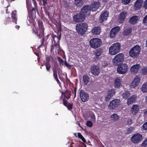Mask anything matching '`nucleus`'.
<instances>
[{
  "mask_svg": "<svg viewBox=\"0 0 147 147\" xmlns=\"http://www.w3.org/2000/svg\"><path fill=\"white\" fill-rule=\"evenodd\" d=\"M38 29L34 27L32 29V33L34 35H36L39 39L43 38L44 36V28L42 22L41 20H38L37 21Z\"/></svg>",
  "mask_w": 147,
  "mask_h": 147,
  "instance_id": "f257e3e1",
  "label": "nucleus"
},
{
  "mask_svg": "<svg viewBox=\"0 0 147 147\" xmlns=\"http://www.w3.org/2000/svg\"><path fill=\"white\" fill-rule=\"evenodd\" d=\"M121 44L119 42L115 43L110 47L109 49V54L112 55H115L120 51Z\"/></svg>",
  "mask_w": 147,
  "mask_h": 147,
  "instance_id": "f03ea898",
  "label": "nucleus"
},
{
  "mask_svg": "<svg viewBox=\"0 0 147 147\" xmlns=\"http://www.w3.org/2000/svg\"><path fill=\"white\" fill-rule=\"evenodd\" d=\"M88 26L87 24L85 23L77 24L76 29L78 32L81 34H83L88 29Z\"/></svg>",
  "mask_w": 147,
  "mask_h": 147,
  "instance_id": "7ed1b4c3",
  "label": "nucleus"
},
{
  "mask_svg": "<svg viewBox=\"0 0 147 147\" xmlns=\"http://www.w3.org/2000/svg\"><path fill=\"white\" fill-rule=\"evenodd\" d=\"M140 51V46L136 45L133 47L129 51L130 56L133 58H136L138 56Z\"/></svg>",
  "mask_w": 147,
  "mask_h": 147,
  "instance_id": "20e7f679",
  "label": "nucleus"
},
{
  "mask_svg": "<svg viewBox=\"0 0 147 147\" xmlns=\"http://www.w3.org/2000/svg\"><path fill=\"white\" fill-rule=\"evenodd\" d=\"M89 43L92 48L96 49L101 45L102 40L101 39L98 38H93L90 40Z\"/></svg>",
  "mask_w": 147,
  "mask_h": 147,
  "instance_id": "39448f33",
  "label": "nucleus"
},
{
  "mask_svg": "<svg viewBox=\"0 0 147 147\" xmlns=\"http://www.w3.org/2000/svg\"><path fill=\"white\" fill-rule=\"evenodd\" d=\"M57 36L53 35L52 36L53 40L54 42V45L56 47H58L59 49H60L59 45V40H60L61 37V32L58 31L57 33Z\"/></svg>",
  "mask_w": 147,
  "mask_h": 147,
  "instance_id": "423d86ee",
  "label": "nucleus"
},
{
  "mask_svg": "<svg viewBox=\"0 0 147 147\" xmlns=\"http://www.w3.org/2000/svg\"><path fill=\"white\" fill-rule=\"evenodd\" d=\"M128 68L127 64L122 63L118 66L117 69V72L120 74H124L127 71Z\"/></svg>",
  "mask_w": 147,
  "mask_h": 147,
  "instance_id": "0eeeda50",
  "label": "nucleus"
},
{
  "mask_svg": "<svg viewBox=\"0 0 147 147\" xmlns=\"http://www.w3.org/2000/svg\"><path fill=\"white\" fill-rule=\"evenodd\" d=\"M124 55L122 53H119L113 59V64L117 66L119 64V62H121L124 60Z\"/></svg>",
  "mask_w": 147,
  "mask_h": 147,
  "instance_id": "6e6552de",
  "label": "nucleus"
},
{
  "mask_svg": "<svg viewBox=\"0 0 147 147\" xmlns=\"http://www.w3.org/2000/svg\"><path fill=\"white\" fill-rule=\"evenodd\" d=\"M90 5H86L83 6L81 10V13L83 14L85 16L90 14V11H91Z\"/></svg>",
  "mask_w": 147,
  "mask_h": 147,
  "instance_id": "1a4fd4ad",
  "label": "nucleus"
},
{
  "mask_svg": "<svg viewBox=\"0 0 147 147\" xmlns=\"http://www.w3.org/2000/svg\"><path fill=\"white\" fill-rule=\"evenodd\" d=\"M73 19L74 21L78 22H82L85 19V16L81 13L77 14L73 16Z\"/></svg>",
  "mask_w": 147,
  "mask_h": 147,
  "instance_id": "9d476101",
  "label": "nucleus"
},
{
  "mask_svg": "<svg viewBox=\"0 0 147 147\" xmlns=\"http://www.w3.org/2000/svg\"><path fill=\"white\" fill-rule=\"evenodd\" d=\"M80 95L82 101L84 102H86L89 98L88 93L86 92L84 90H80Z\"/></svg>",
  "mask_w": 147,
  "mask_h": 147,
  "instance_id": "9b49d317",
  "label": "nucleus"
},
{
  "mask_svg": "<svg viewBox=\"0 0 147 147\" xmlns=\"http://www.w3.org/2000/svg\"><path fill=\"white\" fill-rule=\"evenodd\" d=\"M142 136L139 133L136 134L131 138V141L134 143H139L142 139Z\"/></svg>",
  "mask_w": 147,
  "mask_h": 147,
  "instance_id": "f8f14e48",
  "label": "nucleus"
},
{
  "mask_svg": "<svg viewBox=\"0 0 147 147\" xmlns=\"http://www.w3.org/2000/svg\"><path fill=\"white\" fill-rule=\"evenodd\" d=\"M120 100L119 99L113 100L110 102L109 107L110 109H114L115 108L117 107L120 104Z\"/></svg>",
  "mask_w": 147,
  "mask_h": 147,
  "instance_id": "ddd939ff",
  "label": "nucleus"
},
{
  "mask_svg": "<svg viewBox=\"0 0 147 147\" xmlns=\"http://www.w3.org/2000/svg\"><path fill=\"white\" fill-rule=\"evenodd\" d=\"M53 57L51 56H46V62L45 63V65L46 67V69L48 71H49L51 68V65L50 64V62L51 59H53Z\"/></svg>",
  "mask_w": 147,
  "mask_h": 147,
  "instance_id": "4468645a",
  "label": "nucleus"
},
{
  "mask_svg": "<svg viewBox=\"0 0 147 147\" xmlns=\"http://www.w3.org/2000/svg\"><path fill=\"white\" fill-rule=\"evenodd\" d=\"M100 6V3L98 1H94L90 5L92 11H96Z\"/></svg>",
  "mask_w": 147,
  "mask_h": 147,
  "instance_id": "2eb2a0df",
  "label": "nucleus"
},
{
  "mask_svg": "<svg viewBox=\"0 0 147 147\" xmlns=\"http://www.w3.org/2000/svg\"><path fill=\"white\" fill-rule=\"evenodd\" d=\"M143 3V0H136L134 4V9L136 10L140 9Z\"/></svg>",
  "mask_w": 147,
  "mask_h": 147,
  "instance_id": "dca6fc26",
  "label": "nucleus"
},
{
  "mask_svg": "<svg viewBox=\"0 0 147 147\" xmlns=\"http://www.w3.org/2000/svg\"><path fill=\"white\" fill-rule=\"evenodd\" d=\"M120 30V27L119 26H115L112 28L110 33V37L111 38H113L115 36L117 32Z\"/></svg>",
  "mask_w": 147,
  "mask_h": 147,
  "instance_id": "f3484780",
  "label": "nucleus"
},
{
  "mask_svg": "<svg viewBox=\"0 0 147 147\" xmlns=\"http://www.w3.org/2000/svg\"><path fill=\"white\" fill-rule=\"evenodd\" d=\"M91 73L95 76L98 75L100 71V69L98 66L93 65L91 68Z\"/></svg>",
  "mask_w": 147,
  "mask_h": 147,
  "instance_id": "a211bd4d",
  "label": "nucleus"
},
{
  "mask_svg": "<svg viewBox=\"0 0 147 147\" xmlns=\"http://www.w3.org/2000/svg\"><path fill=\"white\" fill-rule=\"evenodd\" d=\"M137 96L136 95H132L128 98L126 102L127 104L129 105L136 102L137 98Z\"/></svg>",
  "mask_w": 147,
  "mask_h": 147,
  "instance_id": "6ab92c4d",
  "label": "nucleus"
},
{
  "mask_svg": "<svg viewBox=\"0 0 147 147\" xmlns=\"http://www.w3.org/2000/svg\"><path fill=\"white\" fill-rule=\"evenodd\" d=\"M57 59L58 61L59 62V64L60 65H65L68 68H69V67H71L72 66V65L68 63L66 60L64 61L60 57H57Z\"/></svg>",
  "mask_w": 147,
  "mask_h": 147,
  "instance_id": "aec40b11",
  "label": "nucleus"
},
{
  "mask_svg": "<svg viewBox=\"0 0 147 147\" xmlns=\"http://www.w3.org/2000/svg\"><path fill=\"white\" fill-rule=\"evenodd\" d=\"M109 12L108 11H106L103 13L101 14L100 17V20L101 22H103L107 20L108 17Z\"/></svg>",
  "mask_w": 147,
  "mask_h": 147,
  "instance_id": "412c9836",
  "label": "nucleus"
},
{
  "mask_svg": "<svg viewBox=\"0 0 147 147\" xmlns=\"http://www.w3.org/2000/svg\"><path fill=\"white\" fill-rule=\"evenodd\" d=\"M61 93V98L63 95L65 98L67 99H69L70 98L71 95V92L69 90H67L64 92H62Z\"/></svg>",
  "mask_w": 147,
  "mask_h": 147,
  "instance_id": "4be33fe9",
  "label": "nucleus"
},
{
  "mask_svg": "<svg viewBox=\"0 0 147 147\" xmlns=\"http://www.w3.org/2000/svg\"><path fill=\"white\" fill-rule=\"evenodd\" d=\"M63 105L66 107L68 110H70L72 109L73 104L69 103L67 100L65 98L63 99Z\"/></svg>",
  "mask_w": 147,
  "mask_h": 147,
  "instance_id": "5701e85b",
  "label": "nucleus"
},
{
  "mask_svg": "<svg viewBox=\"0 0 147 147\" xmlns=\"http://www.w3.org/2000/svg\"><path fill=\"white\" fill-rule=\"evenodd\" d=\"M138 17L134 16L131 17L129 19V22L132 25H134L137 23L138 20Z\"/></svg>",
  "mask_w": 147,
  "mask_h": 147,
  "instance_id": "b1692460",
  "label": "nucleus"
},
{
  "mask_svg": "<svg viewBox=\"0 0 147 147\" xmlns=\"http://www.w3.org/2000/svg\"><path fill=\"white\" fill-rule=\"evenodd\" d=\"M139 64H137L133 65L130 68L131 71L133 73H136L138 72L140 67Z\"/></svg>",
  "mask_w": 147,
  "mask_h": 147,
  "instance_id": "393cba45",
  "label": "nucleus"
},
{
  "mask_svg": "<svg viewBox=\"0 0 147 147\" xmlns=\"http://www.w3.org/2000/svg\"><path fill=\"white\" fill-rule=\"evenodd\" d=\"M140 78L138 76H136L131 83V85L134 87L137 86L138 85L140 81Z\"/></svg>",
  "mask_w": 147,
  "mask_h": 147,
  "instance_id": "a878e982",
  "label": "nucleus"
},
{
  "mask_svg": "<svg viewBox=\"0 0 147 147\" xmlns=\"http://www.w3.org/2000/svg\"><path fill=\"white\" fill-rule=\"evenodd\" d=\"M101 29L99 27H95L91 31L93 34L97 35L99 34L101 32Z\"/></svg>",
  "mask_w": 147,
  "mask_h": 147,
  "instance_id": "bb28decb",
  "label": "nucleus"
},
{
  "mask_svg": "<svg viewBox=\"0 0 147 147\" xmlns=\"http://www.w3.org/2000/svg\"><path fill=\"white\" fill-rule=\"evenodd\" d=\"M127 14V12L124 11H123L120 14L119 20L121 22H123L124 21Z\"/></svg>",
  "mask_w": 147,
  "mask_h": 147,
  "instance_id": "cd10ccee",
  "label": "nucleus"
},
{
  "mask_svg": "<svg viewBox=\"0 0 147 147\" xmlns=\"http://www.w3.org/2000/svg\"><path fill=\"white\" fill-rule=\"evenodd\" d=\"M83 80L84 84L86 85L89 82L90 78L87 75L85 74L83 76Z\"/></svg>",
  "mask_w": 147,
  "mask_h": 147,
  "instance_id": "c85d7f7f",
  "label": "nucleus"
},
{
  "mask_svg": "<svg viewBox=\"0 0 147 147\" xmlns=\"http://www.w3.org/2000/svg\"><path fill=\"white\" fill-rule=\"evenodd\" d=\"M139 106L137 105H134L131 109V112L134 114H136L139 110Z\"/></svg>",
  "mask_w": 147,
  "mask_h": 147,
  "instance_id": "c756f323",
  "label": "nucleus"
},
{
  "mask_svg": "<svg viewBox=\"0 0 147 147\" xmlns=\"http://www.w3.org/2000/svg\"><path fill=\"white\" fill-rule=\"evenodd\" d=\"M121 85V80L118 78H116L115 81V87L117 88H119Z\"/></svg>",
  "mask_w": 147,
  "mask_h": 147,
  "instance_id": "7c9ffc66",
  "label": "nucleus"
},
{
  "mask_svg": "<svg viewBox=\"0 0 147 147\" xmlns=\"http://www.w3.org/2000/svg\"><path fill=\"white\" fill-rule=\"evenodd\" d=\"M130 95L131 93L130 92L126 91L122 93V96L124 99H126L128 98Z\"/></svg>",
  "mask_w": 147,
  "mask_h": 147,
  "instance_id": "2f4dec72",
  "label": "nucleus"
},
{
  "mask_svg": "<svg viewBox=\"0 0 147 147\" xmlns=\"http://www.w3.org/2000/svg\"><path fill=\"white\" fill-rule=\"evenodd\" d=\"M16 11L12 12L11 13V17L12 21L14 22L15 24H17V17L16 15Z\"/></svg>",
  "mask_w": 147,
  "mask_h": 147,
  "instance_id": "473e14b6",
  "label": "nucleus"
},
{
  "mask_svg": "<svg viewBox=\"0 0 147 147\" xmlns=\"http://www.w3.org/2000/svg\"><path fill=\"white\" fill-rule=\"evenodd\" d=\"M34 21L33 16H29L27 17V22L28 25H30L32 24Z\"/></svg>",
  "mask_w": 147,
  "mask_h": 147,
  "instance_id": "72a5a7b5",
  "label": "nucleus"
},
{
  "mask_svg": "<svg viewBox=\"0 0 147 147\" xmlns=\"http://www.w3.org/2000/svg\"><path fill=\"white\" fill-rule=\"evenodd\" d=\"M131 30L132 29L131 28H127L123 31V34L125 36H127L131 33Z\"/></svg>",
  "mask_w": 147,
  "mask_h": 147,
  "instance_id": "f704fd0d",
  "label": "nucleus"
},
{
  "mask_svg": "<svg viewBox=\"0 0 147 147\" xmlns=\"http://www.w3.org/2000/svg\"><path fill=\"white\" fill-rule=\"evenodd\" d=\"M141 90L143 92H147V82L145 83L142 84Z\"/></svg>",
  "mask_w": 147,
  "mask_h": 147,
  "instance_id": "c9c22d12",
  "label": "nucleus"
},
{
  "mask_svg": "<svg viewBox=\"0 0 147 147\" xmlns=\"http://www.w3.org/2000/svg\"><path fill=\"white\" fill-rule=\"evenodd\" d=\"M84 0H75V4L78 7L81 6L83 3Z\"/></svg>",
  "mask_w": 147,
  "mask_h": 147,
  "instance_id": "e433bc0d",
  "label": "nucleus"
},
{
  "mask_svg": "<svg viewBox=\"0 0 147 147\" xmlns=\"http://www.w3.org/2000/svg\"><path fill=\"white\" fill-rule=\"evenodd\" d=\"M102 52V49H98L96 50L94 53L96 56L98 57L101 55Z\"/></svg>",
  "mask_w": 147,
  "mask_h": 147,
  "instance_id": "4c0bfd02",
  "label": "nucleus"
},
{
  "mask_svg": "<svg viewBox=\"0 0 147 147\" xmlns=\"http://www.w3.org/2000/svg\"><path fill=\"white\" fill-rule=\"evenodd\" d=\"M28 13L29 16H33L36 13L35 8L33 7L31 10L28 11Z\"/></svg>",
  "mask_w": 147,
  "mask_h": 147,
  "instance_id": "58836bf2",
  "label": "nucleus"
},
{
  "mask_svg": "<svg viewBox=\"0 0 147 147\" xmlns=\"http://www.w3.org/2000/svg\"><path fill=\"white\" fill-rule=\"evenodd\" d=\"M112 118L113 119V120L115 121H117L119 119V116L116 114L114 113L111 116Z\"/></svg>",
  "mask_w": 147,
  "mask_h": 147,
  "instance_id": "ea45409f",
  "label": "nucleus"
},
{
  "mask_svg": "<svg viewBox=\"0 0 147 147\" xmlns=\"http://www.w3.org/2000/svg\"><path fill=\"white\" fill-rule=\"evenodd\" d=\"M116 91L115 89H111L108 90V94L111 96H113V95L115 93Z\"/></svg>",
  "mask_w": 147,
  "mask_h": 147,
  "instance_id": "a19ab883",
  "label": "nucleus"
},
{
  "mask_svg": "<svg viewBox=\"0 0 147 147\" xmlns=\"http://www.w3.org/2000/svg\"><path fill=\"white\" fill-rule=\"evenodd\" d=\"M63 2L64 7L65 8H68L70 5V3L66 0H63Z\"/></svg>",
  "mask_w": 147,
  "mask_h": 147,
  "instance_id": "79ce46f5",
  "label": "nucleus"
},
{
  "mask_svg": "<svg viewBox=\"0 0 147 147\" xmlns=\"http://www.w3.org/2000/svg\"><path fill=\"white\" fill-rule=\"evenodd\" d=\"M142 23L145 26H147V14L144 18L142 21Z\"/></svg>",
  "mask_w": 147,
  "mask_h": 147,
  "instance_id": "37998d69",
  "label": "nucleus"
},
{
  "mask_svg": "<svg viewBox=\"0 0 147 147\" xmlns=\"http://www.w3.org/2000/svg\"><path fill=\"white\" fill-rule=\"evenodd\" d=\"M141 147H147V139H145L141 144Z\"/></svg>",
  "mask_w": 147,
  "mask_h": 147,
  "instance_id": "c03bdc74",
  "label": "nucleus"
},
{
  "mask_svg": "<svg viewBox=\"0 0 147 147\" xmlns=\"http://www.w3.org/2000/svg\"><path fill=\"white\" fill-rule=\"evenodd\" d=\"M53 76L55 79L58 78L57 72L56 69H53Z\"/></svg>",
  "mask_w": 147,
  "mask_h": 147,
  "instance_id": "a18cd8bd",
  "label": "nucleus"
},
{
  "mask_svg": "<svg viewBox=\"0 0 147 147\" xmlns=\"http://www.w3.org/2000/svg\"><path fill=\"white\" fill-rule=\"evenodd\" d=\"M142 73L143 75H145L147 74V67H144L142 69Z\"/></svg>",
  "mask_w": 147,
  "mask_h": 147,
  "instance_id": "49530a36",
  "label": "nucleus"
},
{
  "mask_svg": "<svg viewBox=\"0 0 147 147\" xmlns=\"http://www.w3.org/2000/svg\"><path fill=\"white\" fill-rule=\"evenodd\" d=\"M11 22V18H6L5 19V20H4V24L5 25H7Z\"/></svg>",
  "mask_w": 147,
  "mask_h": 147,
  "instance_id": "de8ad7c7",
  "label": "nucleus"
},
{
  "mask_svg": "<svg viewBox=\"0 0 147 147\" xmlns=\"http://www.w3.org/2000/svg\"><path fill=\"white\" fill-rule=\"evenodd\" d=\"M131 0H122V3L124 5H127L130 2Z\"/></svg>",
  "mask_w": 147,
  "mask_h": 147,
  "instance_id": "09e8293b",
  "label": "nucleus"
},
{
  "mask_svg": "<svg viewBox=\"0 0 147 147\" xmlns=\"http://www.w3.org/2000/svg\"><path fill=\"white\" fill-rule=\"evenodd\" d=\"M86 125L87 126L91 127L92 126L93 123L91 121H88L86 123Z\"/></svg>",
  "mask_w": 147,
  "mask_h": 147,
  "instance_id": "8fccbe9b",
  "label": "nucleus"
},
{
  "mask_svg": "<svg viewBox=\"0 0 147 147\" xmlns=\"http://www.w3.org/2000/svg\"><path fill=\"white\" fill-rule=\"evenodd\" d=\"M77 90V88L75 87L74 88V90L72 89V92L73 93H74V98H75L76 96V93Z\"/></svg>",
  "mask_w": 147,
  "mask_h": 147,
  "instance_id": "3c124183",
  "label": "nucleus"
},
{
  "mask_svg": "<svg viewBox=\"0 0 147 147\" xmlns=\"http://www.w3.org/2000/svg\"><path fill=\"white\" fill-rule=\"evenodd\" d=\"M112 96L110 95L109 94H108L107 96L105 97V100L106 101H109L111 99V98Z\"/></svg>",
  "mask_w": 147,
  "mask_h": 147,
  "instance_id": "603ef678",
  "label": "nucleus"
},
{
  "mask_svg": "<svg viewBox=\"0 0 147 147\" xmlns=\"http://www.w3.org/2000/svg\"><path fill=\"white\" fill-rule=\"evenodd\" d=\"M142 128L145 130H147V121L143 124L142 126Z\"/></svg>",
  "mask_w": 147,
  "mask_h": 147,
  "instance_id": "864d4df0",
  "label": "nucleus"
},
{
  "mask_svg": "<svg viewBox=\"0 0 147 147\" xmlns=\"http://www.w3.org/2000/svg\"><path fill=\"white\" fill-rule=\"evenodd\" d=\"M90 117L92 119H95V116L94 114L93 113H91L90 114Z\"/></svg>",
  "mask_w": 147,
  "mask_h": 147,
  "instance_id": "5fc2aeb1",
  "label": "nucleus"
},
{
  "mask_svg": "<svg viewBox=\"0 0 147 147\" xmlns=\"http://www.w3.org/2000/svg\"><path fill=\"white\" fill-rule=\"evenodd\" d=\"M143 6L145 9H147V0H146L144 1Z\"/></svg>",
  "mask_w": 147,
  "mask_h": 147,
  "instance_id": "6e6d98bb",
  "label": "nucleus"
},
{
  "mask_svg": "<svg viewBox=\"0 0 147 147\" xmlns=\"http://www.w3.org/2000/svg\"><path fill=\"white\" fill-rule=\"evenodd\" d=\"M127 124L130 125L132 123V120L131 119H128L127 122Z\"/></svg>",
  "mask_w": 147,
  "mask_h": 147,
  "instance_id": "4d7b16f0",
  "label": "nucleus"
},
{
  "mask_svg": "<svg viewBox=\"0 0 147 147\" xmlns=\"http://www.w3.org/2000/svg\"><path fill=\"white\" fill-rule=\"evenodd\" d=\"M45 13L47 15L49 18H50L51 16L50 15V13L48 11H46L45 12Z\"/></svg>",
  "mask_w": 147,
  "mask_h": 147,
  "instance_id": "13d9d810",
  "label": "nucleus"
},
{
  "mask_svg": "<svg viewBox=\"0 0 147 147\" xmlns=\"http://www.w3.org/2000/svg\"><path fill=\"white\" fill-rule=\"evenodd\" d=\"M78 136L79 138H80V139L83 137L82 135V134L80 133H78Z\"/></svg>",
  "mask_w": 147,
  "mask_h": 147,
  "instance_id": "bf43d9fd",
  "label": "nucleus"
},
{
  "mask_svg": "<svg viewBox=\"0 0 147 147\" xmlns=\"http://www.w3.org/2000/svg\"><path fill=\"white\" fill-rule=\"evenodd\" d=\"M42 1H43V5L45 6L47 3V0H42Z\"/></svg>",
  "mask_w": 147,
  "mask_h": 147,
  "instance_id": "052dcab7",
  "label": "nucleus"
},
{
  "mask_svg": "<svg viewBox=\"0 0 147 147\" xmlns=\"http://www.w3.org/2000/svg\"><path fill=\"white\" fill-rule=\"evenodd\" d=\"M81 139L83 142H86V140L84 137H83Z\"/></svg>",
  "mask_w": 147,
  "mask_h": 147,
  "instance_id": "680f3d73",
  "label": "nucleus"
},
{
  "mask_svg": "<svg viewBox=\"0 0 147 147\" xmlns=\"http://www.w3.org/2000/svg\"><path fill=\"white\" fill-rule=\"evenodd\" d=\"M55 46H54V44L53 45H52V46H51V51H53V50H54V47Z\"/></svg>",
  "mask_w": 147,
  "mask_h": 147,
  "instance_id": "e2e57ef3",
  "label": "nucleus"
},
{
  "mask_svg": "<svg viewBox=\"0 0 147 147\" xmlns=\"http://www.w3.org/2000/svg\"><path fill=\"white\" fill-rule=\"evenodd\" d=\"M42 45V43L41 44V45H39V46H38V47L37 48V50H39L40 49V48L41 47Z\"/></svg>",
  "mask_w": 147,
  "mask_h": 147,
  "instance_id": "0e129e2a",
  "label": "nucleus"
},
{
  "mask_svg": "<svg viewBox=\"0 0 147 147\" xmlns=\"http://www.w3.org/2000/svg\"><path fill=\"white\" fill-rule=\"evenodd\" d=\"M55 79L56 80V81H57L58 83L59 84H60V81L58 79V78Z\"/></svg>",
  "mask_w": 147,
  "mask_h": 147,
  "instance_id": "69168bd1",
  "label": "nucleus"
},
{
  "mask_svg": "<svg viewBox=\"0 0 147 147\" xmlns=\"http://www.w3.org/2000/svg\"><path fill=\"white\" fill-rule=\"evenodd\" d=\"M15 27L16 29H17L18 30L20 28V26L18 25H16L15 26Z\"/></svg>",
  "mask_w": 147,
  "mask_h": 147,
  "instance_id": "338daca9",
  "label": "nucleus"
},
{
  "mask_svg": "<svg viewBox=\"0 0 147 147\" xmlns=\"http://www.w3.org/2000/svg\"><path fill=\"white\" fill-rule=\"evenodd\" d=\"M144 114L145 115H147V110L145 111L144 113Z\"/></svg>",
  "mask_w": 147,
  "mask_h": 147,
  "instance_id": "774afa93",
  "label": "nucleus"
}]
</instances>
